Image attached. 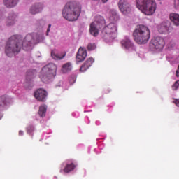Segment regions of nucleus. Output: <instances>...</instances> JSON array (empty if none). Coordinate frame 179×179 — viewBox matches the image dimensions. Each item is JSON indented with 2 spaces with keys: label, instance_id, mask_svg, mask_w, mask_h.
I'll use <instances>...</instances> for the list:
<instances>
[{
  "label": "nucleus",
  "instance_id": "obj_13",
  "mask_svg": "<svg viewBox=\"0 0 179 179\" xmlns=\"http://www.w3.org/2000/svg\"><path fill=\"white\" fill-rule=\"evenodd\" d=\"M122 47L124 48L126 50H134V43L128 38L122 40Z\"/></svg>",
  "mask_w": 179,
  "mask_h": 179
},
{
  "label": "nucleus",
  "instance_id": "obj_29",
  "mask_svg": "<svg viewBox=\"0 0 179 179\" xmlns=\"http://www.w3.org/2000/svg\"><path fill=\"white\" fill-rule=\"evenodd\" d=\"M173 103H174L178 108H179V99L174 98Z\"/></svg>",
  "mask_w": 179,
  "mask_h": 179
},
{
  "label": "nucleus",
  "instance_id": "obj_7",
  "mask_svg": "<svg viewBox=\"0 0 179 179\" xmlns=\"http://www.w3.org/2000/svg\"><path fill=\"white\" fill-rule=\"evenodd\" d=\"M106 21L103 17L99 15L96 17V20L90 24V31L92 36L96 37L99 34V29L105 28Z\"/></svg>",
  "mask_w": 179,
  "mask_h": 179
},
{
  "label": "nucleus",
  "instance_id": "obj_21",
  "mask_svg": "<svg viewBox=\"0 0 179 179\" xmlns=\"http://www.w3.org/2000/svg\"><path fill=\"white\" fill-rule=\"evenodd\" d=\"M71 69H72V64L71 62H69L62 65V72L63 73H66L71 71Z\"/></svg>",
  "mask_w": 179,
  "mask_h": 179
},
{
  "label": "nucleus",
  "instance_id": "obj_32",
  "mask_svg": "<svg viewBox=\"0 0 179 179\" xmlns=\"http://www.w3.org/2000/svg\"><path fill=\"white\" fill-rule=\"evenodd\" d=\"M176 77H179V65H178V67L176 70Z\"/></svg>",
  "mask_w": 179,
  "mask_h": 179
},
{
  "label": "nucleus",
  "instance_id": "obj_33",
  "mask_svg": "<svg viewBox=\"0 0 179 179\" xmlns=\"http://www.w3.org/2000/svg\"><path fill=\"white\" fill-rule=\"evenodd\" d=\"M19 135H20V136H23V135H24V131H19Z\"/></svg>",
  "mask_w": 179,
  "mask_h": 179
},
{
  "label": "nucleus",
  "instance_id": "obj_30",
  "mask_svg": "<svg viewBox=\"0 0 179 179\" xmlns=\"http://www.w3.org/2000/svg\"><path fill=\"white\" fill-rule=\"evenodd\" d=\"M174 7L176 8H179V0H174Z\"/></svg>",
  "mask_w": 179,
  "mask_h": 179
},
{
  "label": "nucleus",
  "instance_id": "obj_10",
  "mask_svg": "<svg viewBox=\"0 0 179 179\" xmlns=\"http://www.w3.org/2000/svg\"><path fill=\"white\" fill-rule=\"evenodd\" d=\"M172 30H173V28L169 21H164L158 26V31L161 34L171 33Z\"/></svg>",
  "mask_w": 179,
  "mask_h": 179
},
{
  "label": "nucleus",
  "instance_id": "obj_17",
  "mask_svg": "<svg viewBox=\"0 0 179 179\" xmlns=\"http://www.w3.org/2000/svg\"><path fill=\"white\" fill-rule=\"evenodd\" d=\"M66 55V52H61L59 54H55V51L52 50L51 52V56L55 60H62Z\"/></svg>",
  "mask_w": 179,
  "mask_h": 179
},
{
  "label": "nucleus",
  "instance_id": "obj_2",
  "mask_svg": "<svg viewBox=\"0 0 179 179\" xmlns=\"http://www.w3.org/2000/svg\"><path fill=\"white\" fill-rule=\"evenodd\" d=\"M80 13L81 6L76 1L67 3L62 10L63 17L69 21L77 20Z\"/></svg>",
  "mask_w": 179,
  "mask_h": 179
},
{
  "label": "nucleus",
  "instance_id": "obj_3",
  "mask_svg": "<svg viewBox=\"0 0 179 179\" xmlns=\"http://www.w3.org/2000/svg\"><path fill=\"white\" fill-rule=\"evenodd\" d=\"M150 30L145 25L138 26L133 32L134 41L138 45L147 44L150 38Z\"/></svg>",
  "mask_w": 179,
  "mask_h": 179
},
{
  "label": "nucleus",
  "instance_id": "obj_6",
  "mask_svg": "<svg viewBox=\"0 0 179 179\" xmlns=\"http://www.w3.org/2000/svg\"><path fill=\"white\" fill-rule=\"evenodd\" d=\"M103 37L106 40H114L117 37V27L115 23H110L103 28Z\"/></svg>",
  "mask_w": 179,
  "mask_h": 179
},
{
  "label": "nucleus",
  "instance_id": "obj_14",
  "mask_svg": "<svg viewBox=\"0 0 179 179\" xmlns=\"http://www.w3.org/2000/svg\"><path fill=\"white\" fill-rule=\"evenodd\" d=\"M94 62V59L92 57L88 58L85 62L82 65L80 69L81 72H85L87 69H89L92 66V64Z\"/></svg>",
  "mask_w": 179,
  "mask_h": 179
},
{
  "label": "nucleus",
  "instance_id": "obj_26",
  "mask_svg": "<svg viewBox=\"0 0 179 179\" xmlns=\"http://www.w3.org/2000/svg\"><path fill=\"white\" fill-rule=\"evenodd\" d=\"M171 88L173 91L177 90L179 88V80H176L173 85L171 86Z\"/></svg>",
  "mask_w": 179,
  "mask_h": 179
},
{
  "label": "nucleus",
  "instance_id": "obj_22",
  "mask_svg": "<svg viewBox=\"0 0 179 179\" xmlns=\"http://www.w3.org/2000/svg\"><path fill=\"white\" fill-rule=\"evenodd\" d=\"M47 113V105H41L39 106L38 114L40 117H45V113Z\"/></svg>",
  "mask_w": 179,
  "mask_h": 179
},
{
  "label": "nucleus",
  "instance_id": "obj_24",
  "mask_svg": "<svg viewBox=\"0 0 179 179\" xmlns=\"http://www.w3.org/2000/svg\"><path fill=\"white\" fill-rule=\"evenodd\" d=\"M6 106V97L5 96H1L0 97V110H3Z\"/></svg>",
  "mask_w": 179,
  "mask_h": 179
},
{
  "label": "nucleus",
  "instance_id": "obj_8",
  "mask_svg": "<svg viewBox=\"0 0 179 179\" xmlns=\"http://www.w3.org/2000/svg\"><path fill=\"white\" fill-rule=\"evenodd\" d=\"M118 6L120 12L124 15L130 14L132 11V6L127 0H120Z\"/></svg>",
  "mask_w": 179,
  "mask_h": 179
},
{
  "label": "nucleus",
  "instance_id": "obj_25",
  "mask_svg": "<svg viewBox=\"0 0 179 179\" xmlns=\"http://www.w3.org/2000/svg\"><path fill=\"white\" fill-rule=\"evenodd\" d=\"M87 48L88 51H93L96 48V46L95 43H89L87 45Z\"/></svg>",
  "mask_w": 179,
  "mask_h": 179
},
{
  "label": "nucleus",
  "instance_id": "obj_12",
  "mask_svg": "<svg viewBox=\"0 0 179 179\" xmlns=\"http://www.w3.org/2000/svg\"><path fill=\"white\" fill-rule=\"evenodd\" d=\"M87 57V50L85 48L80 47L76 54V63L83 62Z\"/></svg>",
  "mask_w": 179,
  "mask_h": 179
},
{
  "label": "nucleus",
  "instance_id": "obj_27",
  "mask_svg": "<svg viewBox=\"0 0 179 179\" xmlns=\"http://www.w3.org/2000/svg\"><path fill=\"white\" fill-rule=\"evenodd\" d=\"M34 78V73L33 71H28L27 73V79H33Z\"/></svg>",
  "mask_w": 179,
  "mask_h": 179
},
{
  "label": "nucleus",
  "instance_id": "obj_4",
  "mask_svg": "<svg viewBox=\"0 0 179 179\" xmlns=\"http://www.w3.org/2000/svg\"><path fill=\"white\" fill-rule=\"evenodd\" d=\"M136 5L137 8L146 15H153L157 9L155 0H136Z\"/></svg>",
  "mask_w": 179,
  "mask_h": 179
},
{
  "label": "nucleus",
  "instance_id": "obj_11",
  "mask_svg": "<svg viewBox=\"0 0 179 179\" xmlns=\"http://www.w3.org/2000/svg\"><path fill=\"white\" fill-rule=\"evenodd\" d=\"M152 44L155 50H162L165 46L164 38L161 36H156L152 40Z\"/></svg>",
  "mask_w": 179,
  "mask_h": 179
},
{
  "label": "nucleus",
  "instance_id": "obj_9",
  "mask_svg": "<svg viewBox=\"0 0 179 179\" xmlns=\"http://www.w3.org/2000/svg\"><path fill=\"white\" fill-rule=\"evenodd\" d=\"M34 96L38 101L43 103L47 100L48 92L43 88H38L34 92Z\"/></svg>",
  "mask_w": 179,
  "mask_h": 179
},
{
  "label": "nucleus",
  "instance_id": "obj_1",
  "mask_svg": "<svg viewBox=\"0 0 179 179\" xmlns=\"http://www.w3.org/2000/svg\"><path fill=\"white\" fill-rule=\"evenodd\" d=\"M34 37L31 34H27L23 41L21 36H12L8 39L5 48V53L6 56L8 57H13L21 51L22 47L25 51L29 50L32 45Z\"/></svg>",
  "mask_w": 179,
  "mask_h": 179
},
{
  "label": "nucleus",
  "instance_id": "obj_20",
  "mask_svg": "<svg viewBox=\"0 0 179 179\" xmlns=\"http://www.w3.org/2000/svg\"><path fill=\"white\" fill-rule=\"evenodd\" d=\"M76 167V165L73 163L67 164L63 169H60V172L62 173V171H64L65 173H69L70 171H73Z\"/></svg>",
  "mask_w": 179,
  "mask_h": 179
},
{
  "label": "nucleus",
  "instance_id": "obj_28",
  "mask_svg": "<svg viewBox=\"0 0 179 179\" xmlns=\"http://www.w3.org/2000/svg\"><path fill=\"white\" fill-rule=\"evenodd\" d=\"M34 127H33V126H29V127H27V133L31 134V133L34 132Z\"/></svg>",
  "mask_w": 179,
  "mask_h": 179
},
{
  "label": "nucleus",
  "instance_id": "obj_5",
  "mask_svg": "<svg viewBox=\"0 0 179 179\" xmlns=\"http://www.w3.org/2000/svg\"><path fill=\"white\" fill-rule=\"evenodd\" d=\"M57 76V65L50 63L43 66L40 72L39 78L43 83H47L51 79H54Z\"/></svg>",
  "mask_w": 179,
  "mask_h": 179
},
{
  "label": "nucleus",
  "instance_id": "obj_15",
  "mask_svg": "<svg viewBox=\"0 0 179 179\" xmlns=\"http://www.w3.org/2000/svg\"><path fill=\"white\" fill-rule=\"evenodd\" d=\"M17 21V15L14 13L9 14L6 19V26H13Z\"/></svg>",
  "mask_w": 179,
  "mask_h": 179
},
{
  "label": "nucleus",
  "instance_id": "obj_36",
  "mask_svg": "<svg viewBox=\"0 0 179 179\" xmlns=\"http://www.w3.org/2000/svg\"><path fill=\"white\" fill-rule=\"evenodd\" d=\"M64 166V164H62V167H63Z\"/></svg>",
  "mask_w": 179,
  "mask_h": 179
},
{
  "label": "nucleus",
  "instance_id": "obj_23",
  "mask_svg": "<svg viewBox=\"0 0 179 179\" xmlns=\"http://www.w3.org/2000/svg\"><path fill=\"white\" fill-rule=\"evenodd\" d=\"M110 20L112 22H117L120 19L118 14L115 10H111L110 12Z\"/></svg>",
  "mask_w": 179,
  "mask_h": 179
},
{
  "label": "nucleus",
  "instance_id": "obj_18",
  "mask_svg": "<svg viewBox=\"0 0 179 179\" xmlns=\"http://www.w3.org/2000/svg\"><path fill=\"white\" fill-rule=\"evenodd\" d=\"M43 10V6L41 3H38L32 6L30 9V13L33 15L40 13Z\"/></svg>",
  "mask_w": 179,
  "mask_h": 179
},
{
  "label": "nucleus",
  "instance_id": "obj_37",
  "mask_svg": "<svg viewBox=\"0 0 179 179\" xmlns=\"http://www.w3.org/2000/svg\"><path fill=\"white\" fill-rule=\"evenodd\" d=\"M94 1H98V0H94Z\"/></svg>",
  "mask_w": 179,
  "mask_h": 179
},
{
  "label": "nucleus",
  "instance_id": "obj_35",
  "mask_svg": "<svg viewBox=\"0 0 179 179\" xmlns=\"http://www.w3.org/2000/svg\"><path fill=\"white\" fill-rule=\"evenodd\" d=\"M3 117V115L1 113H0V120H1Z\"/></svg>",
  "mask_w": 179,
  "mask_h": 179
},
{
  "label": "nucleus",
  "instance_id": "obj_34",
  "mask_svg": "<svg viewBox=\"0 0 179 179\" xmlns=\"http://www.w3.org/2000/svg\"><path fill=\"white\" fill-rule=\"evenodd\" d=\"M108 0H102L103 3H106Z\"/></svg>",
  "mask_w": 179,
  "mask_h": 179
},
{
  "label": "nucleus",
  "instance_id": "obj_16",
  "mask_svg": "<svg viewBox=\"0 0 179 179\" xmlns=\"http://www.w3.org/2000/svg\"><path fill=\"white\" fill-rule=\"evenodd\" d=\"M169 18L175 26H179V14L178 13H170Z\"/></svg>",
  "mask_w": 179,
  "mask_h": 179
},
{
  "label": "nucleus",
  "instance_id": "obj_19",
  "mask_svg": "<svg viewBox=\"0 0 179 179\" xmlns=\"http://www.w3.org/2000/svg\"><path fill=\"white\" fill-rule=\"evenodd\" d=\"M20 0H3V4L8 8L15 7Z\"/></svg>",
  "mask_w": 179,
  "mask_h": 179
},
{
  "label": "nucleus",
  "instance_id": "obj_31",
  "mask_svg": "<svg viewBox=\"0 0 179 179\" xmlns=\"http://www.w3.org/2000/svg\"><path fill=\"white\" fill-rule=\"evenodd\" d=\"M50 27H51V24H50L48 25V28L47 31H46V36H48V33H50Z\"/></svg>",
  "mask_w": 179,
  "mask_h": 179
}]
</instances>
